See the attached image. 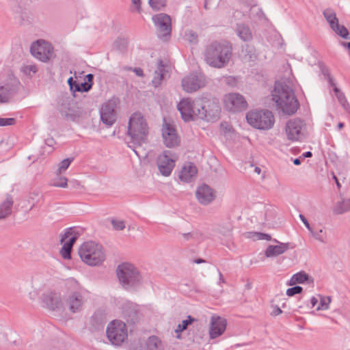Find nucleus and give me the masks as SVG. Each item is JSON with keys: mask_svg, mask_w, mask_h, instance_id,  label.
<instances>
[{"mask_svg": "<svg viewBox=\"0 0 350 350\" xmlns=\"http://www.w3.org/2000/svg\"><path fill=\"white\" fill-rule=\"evenodd\" d=\"M72 87H70V89L72 92H78V90H80L79 86V82H77V81H75V83L72 84Z\"/></svg>", "mask_w": 350, "mask_h": 350, "instance_id": "obj_55", "label": "nucleus"}, {"mask_svg": "<svg viewBox=\"0 0 350 350\" xmlns=\"http://www.w3.org/2000/svg\"><path fill=\"white\" fill-rule=\"evenodd\" d=\"M320 297V300H319V304L317 306V310H327L329 307V304L331 301L330 297H324L321 296L320 295H318Z\"/></svg>", "mask_w": 350, "mask_h": 350, "instance_id": "obj_36", "label": "nucleus"}, {"mask_svg": "<svg viewBox=\"0 0 350 350\" xmlns=\"http://www.w3.org/2000/svg\"><path fill=\"white\" fill-rule=\"evenodd\" d=\"M43 306L49 310H59L64 307L61 294L55 291H49L42 295Z\"/></svg>", "mask_w": 350, "mask_h": 350, "instance_id": "obj_16", "label": "nucleus"}, {"mask_svg": "<svg viewBox=\"0 0 350 350\" xmlns=\"http://www.w3.org/2000/svg\"><path fill=\"white\" fill-rule=\"evenodd\" d=\"M107 337L113 345H120L127 338L126 325L118 320L111 321L106 330Z\"/></svg>", "mask_w": 350, "mask_h": 350, "instance_id": "obj_8", "label": "nucleus"}, {"mask_svg": "<svg viewBox=\"0 0 350 350\" xmlns=\"http://www.w3.org/2000/svg\"><path fill=\"white\" fill-rule=\"evenodd\" d=\"M30 51L34 57L42 62H49L55 55L53 46L44 40H38L33 42Z\"/></svg>", "mask_w": 350, "mask_h": 350, "instance_id": "obj_9", "label": "nucleus"}, {"mask_svg": "<svg viewBox=\"0 0 350 350\" xmlns=\"http://www.w3.org/2000/svg\"><path fill=\"white\" fill-rule=\"evenodd\" d=\"M75 80H74V79H73V78H72V77H70L68 79L67 83H68V84L69 87H72V84L75 83Z\"/></svg>", "mask_w": 350, "mask_h": 350, "instance_id": "obj_60", "label": "nucleus"}, {"mask_svg": "<svg viewBox=\"0 0 350 350\" xmlns=\"http://www.w3.org/2000/svg\"><path fill=\"white\" fill-rule=\"evenodd\" d=\"M200 103V110H198V118L208 122H215L219 118L220 107L215 101L208 100Z\"/></svg>", "mask_w": 350, "mask_h": 350, "instance_id": "obj_12", "label": "nucleus"}, {"mask_svg": "<svg viewBox=\"0 0 350 350\" xmlns=\"http://www.w3.org/2000/svg\"><path fill=\"white\" fill-rule=\"evenodd\" d=\"M132 3L135 5L138 12H141V0H131Z\"/></svg>", "mask_w": 350, "mask_h": 350, "instance_id": "obj_52", "label": "nucleus"}, {"mask_svg": "<svg viewBox=\"0 0 350 350\" xmlns=\"http://www.w3.org/2000/svg\"><path fill=\"white\" fill-rule=\"evenodd\" d=\"M272 96L277 106L286 114L293 115L299 108L293 90L286 85L275 83Z\"/></svg>", "mask_w": 350, "mask_h": 350, "instance_id": "obj_3", "label": "nucleus"}, {"mask_svg": "<svg viewBox=\"0 0 350 350\" xmlns=\"http://www.w3.org/2000/svg\"><path fill=\"white\" fill-rule=\"evenodd\" d=\"M177 157L171 150H165L157 158V167L160 173L164 176L171 174Z\"/></svg>", "mask_w": 350, "mask_h": 350, "instance_id": "obj_13", "label": "nucleus"}, {"mask_svg": "<svg viewBox=\"0 0 350 350\" xmlns=\"http://www.w3.org/2000/svg\"><path fill=\"white\" fill-rule=\"evenodd\" d=\"M152 21L157 29L159 37L165 40H167L170 36L172 31L170 16L161 13L153 16Z\"/></svg>", "mask_w": 350, "mask_h": 350, "instance_id": "obj_14", "label": "nucleus"}, {"mask_svg": "<svg viewBox=\"0 0 350 350\" xmlns=\"http://www.w3.org/2000/svg\"><path fill=\"white\" fill-rule=\"evenodd\" d=\"M232 54V49L229 42L214 41L206 46L204 60L211 67L222 68L228 64Z\"/></svg>", "mask_w": 350, "mask_h": 350, "instance_id": "obj_2", "label": "nucleus"}, {"mask_svg": "<svg viewBox=\"0 0 350 350\" xmlns=\"http://www.w3.org/2000/svg\"><path fill=\"white\" fill-rule=\"evenodd\" d=\"M323 16L327 22L329 23L332 29L334 27L337 28V25H338V19L336 17L335 12L332 9L327 8L325 10L323 11Z\"/></svg>", "mask_w": 350, "mask_h": 350, "instance_id": "obj_30", "label": "nucleus"}, {"mask_svg": "<svg viewBox=\"0 0 350 350\" xmlns=\"http://www.w3.org/2000/svg\"><path fill=\"white\" fill-rule=\"evenodd\" d=\"M314 238L320 242L325 243L326 241V233L323 229H320L319 231L314 232L312 230L310 232Z\"/></svg>", "mask_w": 350, "mask_h": 350, "instance_id": "obj_40", "label": "nucleus"}, {"mask_svg": "<svg viewBox=\"0 0 350 350\" xmlns=\"http://www.w3.org/2000/svg\"><path fill=\"white\" fill-rule=\"evenodd\" d=\"M304 126V122L300 119L290 120L285 129L288 139L291 141L299 140L303 136L301 131Z\"/></svg>", "mask_w": 350, "mask_h": 350, "instance_id": "obj_20", "label": "nucleus"}, {"mask_svg": "<svg viewBox=\"0 0 350 350\" xmlns=\"http://www.w3.org/2000/svg\"><path fill=\"white\" fill-rule=\"evenodd\" d=\"M73 159V158H67L62 161L57 170L58 174H61L63 172L66 171Z\"/></svg>", "mask_w": 350, "mask_h": 350, "instance_id": "obj_39", "label": "nucleus"}, {"mask_svg": "<svg viewBox=\"0 0 350 350\" xmlns=\"http://www.w3.org/2000/svg\"><path fill=\"white\" fill-rule=\"evenodd\" d=\"M79 86L80 90L78 92H88L92 89V85L89 83H79Z\"/></svg>", "mask_w": 350, "mask_h": 350, "instance_id": "obj_47", "label": "nucleus"}, {"mask_svg": "<svg viewBox=\"0 0 350 350\" xmlns=\"http://www.w3.org/2000/svg\"><path fill=\"white\" fill-rule=\"evenodd\" d=\"M340 43L343 47L346 48L350 53V42H340Z\"/></svg>", "mask_w": 350, "mask_h": 350, "instance_id": "obj_57", "label": "nucleus"}, {"mask_svg": "<svg viewBox=\"0 0 350 350\" xmlns=\"http://www.w3.org/2000/svg\"><path fill=\"white\" fill-rule=\"evenodd\" d=\"M334 92L336 93V96H337L338 100L340 102V103L344 107H345L347 100H346L344 94H342V92H341L337 88H334Z\"/></svg>", "mask_w": 350, "mask_h": 350, "instance_id": "obj_44", "label": "nucleus"}, {"mask_svg": "<svg viewBox=\"0 0 350 350\" xmlns=\"http://www.w3.org/2000/svg\"><path fill=\"white\" fill-rule=\"evenodd\" d=\"M80 233L75 228H68L61 236L60 241L63 246L60 250V254L64 259L71 258V250L74 243L79 237Z\"/></svg>", "mask_w": 350, "mask_h": 350, "instance_id": "obj_10", "label": "nucleus"}, {"mask_svg": "<svg viewBox=\"0 0 350 350\" xmlns=\"http://www.w3.org/2000/svg\"><path fill=\"white\" fill-rule=\"evenodd\" d=\"M184 330H185V329H182V325H180V324H178V325L177 327L176 328V329H175V332H176V334H178V333H180V332H183Z\"/></svg>", "mask_w": 350, "mask_h": 350, "instance_id": "obj_58", "label": "nucleus"}, {"mask_svg": "<svg viewBox=\"0 0 350 350\" xmlns=\"http://www.w3.org/2000/svg\"><path fill=\"white\" fill-rule=\"evenodd\" d=\"M67 286L70 291L66 295L64 304L68 307L71 312H79L82 310L85 302L79 284L72 279L67 282Z\"/></svg>", "mask_w": 350, "mask_h": 350, "instance_id": "obj_6", "label": "nucleus"}, {"mask_svg": "<svg viewBox=\"0 0 350 350\" xmlns=\"http://www.w3.org/2000/svg\"><path fill=\"white\" fill-rule=\"evenodd\" d=\"M116 273L120 284L126 290L135 288L141 284L142 276L137 269L131 264L118 265Z\"/></svg>", "mask_w": 350, "mask_h": 350, "instance_id": "obj_4", "label": "nucleus"}, {"mask_svg": "<svg viewBox=\"0 0 350 350\" xmlns=\"http://www.w3.org/2000/svg\"><path fill=\"white\" fill-rule=\"evenodd\" d=\"M235 31L239 38L244 42H249L252 40L253 36L251 29L243 23H238Z\"/></svg>", "mask_w": 350, "mask_h": 350, "instance_id": "obj_27", "label": "nucleus"}, {"mask_svg": "<svg viewBox=\"0 0 350 350\" xmlns=\"http://www.w3.org/2000/svg\"><path fill=\"white\" fill-rule=\"evenodd\" d=\"M82 261L90 266L100 265L105 259L103 247L93 241L85 242L79 249Z\"/></svg>", "mask_w": 350, "mask_h": 350, "instance_id": "obj_5", "label": "nucleus"}, {"mask_svg": "<svg viewBox=\"0 0 350 350\" xmlns=\"http://www.w3.org/2000/svg\"><path fill=\"white\" fill-rule=\"evenodd\" d=\"M111 224L116 230H122L125 228L124 221L122 220L112 219Z\"/></svg>", "mask_w": 350, "mask_h": 350, "instance_id": "obj_43", "label": "nucleus"}, {"mask_svg": "<svg viewBox=\"0 0 350 350\" xmlns=\"http://www.w3.org/2000/svg\"><path fill=\"white\" fill-rule=\"evenodd\" d=\"M219 284H220L221 283H225V280L223 277L222 273L220 271H219Z\"/></svg>", "mask_w": 350, "mask_h": 350, "instance_id": "obj_59", "label": "nucleus"}, {"mask_svg": "<svg viewBox=\"0 0 350 350\" xmlns=\"http://www.w3.org/2000/svg\"><path fill=\"white\" fill-rule=\"evenodd\" d=\"M332 30L341 38L345 39L348 38L349 33L348 29L344 25H340L338 24L337 25V28L334 27L332 29Z\"/></svg>", "mask_w": 350, "mask_h": 350, "instance_id": "obj_37", "label": "nucleus"}, {"mask_svg": "<svg viewBox=\"0 0 350 350\" xmlns=\"http://www.w3.org/2000/svg\"><path fill=\"white\" fill-rule=\"evenodd\" d=\"M349 209L350 200H342L335 204L332 211L335 215H340L347 212Z\"/></svg>", "mask_w": 350, "mask_h": 350, "instance_id": "obj_31", "label": "nucleus"}, {"mask_svg": "<svg viewBox=\"0 0 350 350\" xmlns=\"http://www.w3.org/2000/svg\"><path fill=\"white\" fill-rule=\"evenodd\" d=\"M18 83H6L0 85V103H5L18 90Z\"/></svg>", "mask_w": 350, "mask_h": 350, "instance_id": "obj_24", "label": "nucleus"}, {"mask_svg": "<svg viewBox=\"0 0 350 350\" xmlns=\"http://www.w3.org/2000/svg\"><path fill=\"white\" fill-rule=\"evenodd\" d=\"M127 136L130 138L127 142L128 146L140 157L139 148L146 143L148 135V126L146 119L140 112L133 113L129 121Z\"/></svg>", "mask_w": 350, "mask_h": 350, "instance_id": "obj_1", "label": "nucleus"}, {"mask_svg": "<svg viewBox=\"0 0 350 350\" xmlns=\"http://www.w3.org/2000/svg\"><path fill=\"white\" fill-rule=\"evenodd\" d=\"M309 279V275L304 271H300L294 274L290 280L289 284H302Z\"/></svg>", "mask_w": 350, "mask_h": 350, "instance_id": "obj_33", "label": "nucleus"}, {"mask_svg": "<svg viewBox=\"0 0 350 350\" xmlns=\"http://www.w3.org/2000/svg\"><path fill=\"white\" fill-rule=\"evenodd\" d=\"M205 85V77L202 74H191L182 80V86L187 92H196Z\"/></svg>", "mask_w": 350, "mask_h": 350, "instance_id": "obj_17", "label": "nucleus"}, {"mask_svg": "<svg viewBox=\"0 0 350 350\" xmlns=\"http://www.w3.org/2000/svg\"><path fill=\"white\" fill-rule=\"evenodd\" d=\"M14 204L13 197L6 194L0 202V219H3L11 215Z\"/></svg>", "mask_w": 350, "mask_h": 350, "instance_id": "obj_23", "label": "nucleus"}, {"mask_svg": "<svg viewBox=\"0 0 350 350\" xmlns=\"http://www.w3.org/2000/svg\"><path fill=\"white\" fill-rule=\"evenodd\" d=\"M194 262L196 264H200L202 262H205V260L202 258H197L194 260Z\"/></svg>", "mask_w": 350, "mask_h": 350, "instance_id": "obj_62", "label": "nucleus"}, {"mask_svg": "<svg viewBox=\"0 0 350 350\" xmlns=\"http://www.w3.org/2000/svg\"><path fill=\"white\" fill-rule=\"evenodd\" d=\"M282 312V310L278 306H275L272 312L271 315L277 316Z\"/></svg>", "mask_w": 350, "mask_h": 350, "instance_id": "obj_56", "label": "nucleus"}, {"mask_svg": "<svg viewBox=\"0 0 350 350\" xmlns=\"http://www.w3.org/2000/svg\"><path fill=\"white\" fill-rule=\"evenodd\" d=\"M116 103L112 100L105 103L100 110V120L107 127L111 126L116 121Z\"/></svg>", "mask_w": 350, "mask_h": 350, "instance_id": "obj_18", "label": "nucleus"}, {"mask_svg": "<svg viewBox=\"0 0 350 350\" xmlns=\"http://www.w3.org/2000/svg\"><path fill=\"white\" fill-rule=\"evenodd\" d=\"M161 131L163 143L167 147L173 148L178 145L180 138L174 126L165 121Z\"/></svg>", "mask_w": 350, "mask_h": 350, "instance_id": "obj_19", "label": "nucleus"}, {"mask_svg": "<svg viewBox=\"0 0 350 350\" xmlns=\"http://www.w3.org/2000/svg\"><path fill=\"white\" fill-rule=\"evenodd\" d=\"M196 195L199 202L203 205L210 204L216 197L213 189L206 184L198 187Z\"/></svg>", "mask_w": 350, "mask_h": 350, "instance_id": "obj_22", "label": "nucleus"}, {"mask_svg": "<svg viewBox=\"0 0 350 350\" xmlns=\"http://www.w3.org/2000/svg\"><path fill=\"white\" fill-rule=\"evenodd\" d=\"M255 237L258 240H271V239L269 234L262 232H256Z\"/></svg>", "mask_w": 350, "mask_h": 350, "instance_id": "obj_48", "label": "nucleus"}, {"mask_svg": "<svg viewBox=\"0 0 350 350\" xmlns=\"http://www.w3.org/2000/svg\"><path fill=\"white\" fill-rule=\"evenodd\" d=\"M225 107L230 111L236 112L245 110L247 103L243 96L239 93H230L224 99Z\"/></svg>", "mask_w": 350, "mask_h": 350, "instance_id": "obj_15", "label": "nucleus"}, {"mask_svg": "<svg viewBox=\"0 0 350 350\" xmlns=\"http://www.w3.org/2000/svg\"><path fill=\"white\" fill-rule=\"evenodd\" d=\"M275 243H278L277 245H269L265 252V255L267 258L274 257L284 254L289 249L288 243H280L274 239Z\"/></svg>", "mask_w": 350, "mask_h": 350, "instance_id": "obj_25", "label": "nucleus"}, {"mask_svg": "<svg viewBox=\"0 0 350 350\" xmlns=\"http://www.w3.org/2000/svg\"><path fill=\"white\" fill-rule=\"evenodd\" d=\"M254 172L258 174H260V172H261V169L259 167H254Z\"/></svg>", "mask_w": 350, "mask_h": 350, "instance_id": "obj_64", "label": "nucleus"}, {"mask_svg": "<svg viewBox=\"0 0 350 350\" xmlns=\"http://www.w3.org/2000/svg\"><path fill=\"white\" fill-rule=\"evenodd\" d=\"M165 72V66L161 59H159L158 62V66L157 70L154 72V75L152 79V83L154 87H158L161 81L163 79Z\"/></svg>", "mask_w": 350, "mask_h": 350, "instance_id": "obj_28", "label": "nucleus"}, {"mask_svg": "<svg viewBox=\"0 0 350 350\" xmlns=\"http://www.w3.org/2000/svg\"><path fill=\"white\" fill-rule=\"evenodd\" d=\"M310 304H311L312 308L317 306L319 304V299L316 297H312L310 299Z\"/></svg>", "mask_w": 350, "mask_h": 350, "instance_id": "obj_54", "label": "nucleus"}, {"mask_svg": "<svg viewBox=\"0 0 350 350\" xmlns=\"http://www.w3.org/2000/svg\"><path fill=\"white\" fill-rule=\"evenodd\" d=\"M16 123V119L13 118H0V126H6L14 125Z\"/></svg>", "mask_w": 350, "mask_h": 350, "instance_id": "obj_42", "label": "nucleus"}, {"mask_svg": "<svg viewBox=\"0 0 350 350\" xmlns=\"http://www.w3.org/2000/svg\"><path fill=\"white\" fill-rule=\"evenodd\" d=\"M148 350H163V345L160 338L156 336H150L146 342Z\"/></svg>", "mask_w": 350, "mask_h": 350, "instance_id": "obj_29", "label": "nucleus"}, {"mask_svg": "<svg viewBox=\"0 0 350 350\" xmlns=\"http://www.w3.org/2000/svg\"><path fill=\"white\" fill-rule=\"evenodd\" d=\"M22 71L26 75L31 76L38 72V67L36 64H27L22 67Z\"/></svg>", "mask_w": 350, "mask_h": 350, "instance_id": "obj_38", "label": "nucleus"}, {"mask_svg": "<svg viewBox=\"0 0 350 350\" xmlns=\"http://www.w3.org/2000/svg\"><path fill=\"white\" fill-rule=\"evenodd\" d=\"M293 163L295 165H300L301 163V161L298 158H296L293 160Z\"/></svg>", "mask_w": 350, "mask_h": 350, "instance_id": "obj_63", "label": "nucleus"}, {"mask_svg": "<svg viewBox=\"0 0 350 350\" xmlns=\"http://www.w3.org/2000/svg\"><path fill=\"white\" fill-rule=\"evenodd\" d=\"M182 236L185 241H189L194 238V234L192 232L183 233Z\"/></svg>", "mask_w": 350, "mask_h": 350, "instance_id": "obj_51", "label": "nucleus"}, {"mask_svg": "<svg viewBox=\"0 0 350 350\" xmlns=\"http://www.w3.org/2000/svg\"><path fill=\"white\" fill-rule=\"evenodd\" d=\"M226 325L227 321L224 318L219 316H212L208 331L210 338L215 339L222 335L226 329Z\"/></svg>", "mask_w": 350, "mask_h": 350, "instance_id": "obj_21", "label": "nucleus"}, {"mask_svg": "<svg viewBox=\"0 0 350 350\" xmlns=\"http://www.w3.org/2000/svg\"><path fill=\"white\" fill-rule=\"evenodd\" d=\"M303 288L300 286H295L289 288L286 291V295L289 297H292L296 294H299L302 292Z\"/></svg>", "mask_w": 350, "mask_h": 350, "instance_id": "obj_41", "label": "nucleus"}, {"mask_svg": "<svg viewBox=\"0 0 350 350\" xmlns=\"http://www.w3.org/2000/svg\"><path fill=\"white\" fill-rule=\"evenodd\" d=\"M57 178H54L53 180V185L57 187H66L68 185V179L66 177L61 176L58 172L57 173Z\"/></svg>", "mask_w": 350, "mask_h": 350, "instance_id": "obj_34", "label": "nucleus"}, {"mask_svg": "<svg viewBox=\"0 0 350 350\" xmlns=\"http://www.w3.org/2000/svg\"><path fill=\"white\" fill-rule=\"evenodd\" d=\"M198 172L196 167L191 162L186 163L182 168L179 178L185 182H190L196 176Z\"/></svg>", "mask_w": 350, "mask_h": 350, "instance_id": "obj_26", "label": "nucleus"}, {"mask_svg": "<svg viewBox=\"0 0 350 350\" xmlns=\"http://www.w3.org/2000/svg\"><path fill=\"white\" fill-rule=\"evenodd\" d=\"M125 70H132L136 74V75L138 77L144 76V71L140 68H135L133 69H132L131 68H125Z\"/></svg>", "mask_w": 350, "mask_h": 350, "instance_id": "obj_49", "label": "nucleus"}, {"mask_svg": "<svg viewBox=\"0 0 350 350\" xmlns=\"http://www.w3.org/2000/svg\"><path fill=\"white\" fill-rule=\"evenodd\" d=\"M299 218L301 220V221L304 223L305 226L307 228V229L310 232H312V228H311L310 225L308 221L307 220V219L301 214L299 215Z\"/></svg>", "mask_w": 350, "mask_h": 350, "instance_id": "obj_50", "label": "nucleus"}, {"mask_svg": "<svg viewBox=\"0 0 350 350\" xmlns=\"http://www.w3.org/2000/svg\"><path fill=\"white\" fill-rule=\"evenodd\" d=\"M200 103L199 100H192L190 98H183L178 104V110L179 111L182 118L185 122L194 120L198 118V110H200Z\"/></svg>", "mask_w": 350, "mask_h": 350, "instance_id": "obj_11", "label": "nucleus"}, {"mask_svg": "<svg viewBox=\"0 0 350 350\" xmlns=\"http://www.w3.org/2000/svg\"><path fill=\"white\" fill-rule=\"evenodd\" d=\"M167 0H148V3L152 10L158 11L166 5Z\"/></svg>", "mask_w": 350, "mask_h": 350, "instance_id": "obj_35", "label": "nucleus"}, {"mask_svg": "<svg viewBox=\"0 0 350 350\" xmlns=\"http://www.w3.org/2000/svg\"><path fill=\"white\" fill-rule=\"evenodd\" d=\"M105 322V316L103 312L100 311L96 312L91 318V323L96 328L103 327Z\"/></svg>", "mask_w": 350, "mask_h": 350, "instance_id": "obj_32", "label": "nucleus"}, {"mask_svg": "<svg viewBox=\"0 0 350 350\" xmlns=\"http://www.w3.org/2000/svg\"><path fill=\"white\" fill-rule=\"evenodd\" d=\"M85 79H86V81H85V83H89L92 85V86L93 85L94 75L88 74L85 76Z\"/></svg>", "mask_w": 350, "mask_h": 350, "instance_id": "obj_53", "label": "nucleus"}, {"mask_svg": "<svg viewBox=\"0 0 350 350\" xmlns=\"http://www.w3.org/2000/svg\"><path fill=\"white\" fill-rule=\"evenodd\" d=\"M187 39L191 43H197L198 35L193 31H188L185 33Z\"/></svg>", "mask_w": 350, "mask_h": 350, "instance_id": "obj_46", "label": "nucleus"}, {"mask_svg": "<svg viewBox=\"0 0 350 350\" xmlns=\"http://www.w3.org/2000/svg\"><path fill=\"white\" fill-rule=\"evenodd\" d=\"M195 321H197L196 319L192 317L190 315L187 316V319L183 320L180 323V325H182V329L186 330L188 326Z\"/></svg>", "mask_w": 350, "mask_h": 350, "instance_id": "obj_45", "label": "nucleus"}, {"mask_svg": "<svg viewBox=\"0 0 350 350\" xmlns=\"http://www.w3.org/2000/svg\"><path fill=\"white\" fill-rule=\"evenodd\" d=\"M312 156V154L310 151L306 152L303 154V157L305 158L311 157Z\"/></svg>", "mask_w": 350, "mask_h": 350, "instance_id": "obj_61", "label": "nucleus"}, {"mask_svg": "<svg viewBox=\"0 0 350 350\" xmlns=\"http://www.w3.org/2000/svg\"><path fill=\"white\" fill-rule=\"evenodd\" d=\"M246 119L251 126L260 130H269L275 122L273 113L267 109L250 111L246 115Z\"/></svg>", "mask_w": 350, "mask_h": 350, "instance_id": "obj_7", "label": "nucleus"}]
</instances>
